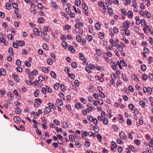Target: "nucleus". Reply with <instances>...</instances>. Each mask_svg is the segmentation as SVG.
Wrapping results in <instances>:
<instances>
[{"label": "nucleus", "mask_w": 153, "mask_h": 153, "mask_svg": "<svg viewBox=\"0 0 153 153\" xmlns=\"http://www.w3.org/2000/svg\"><path fill=\"white\" fill-rule=\"evenodd\" d=\"M84 26V24L83 23L81 22L77 21V23L75 25V28L77 29L79 28L80 27H83Z\"/></svg>", "instance_id": "nucleus-1"}, {"label": "nucleus", "mask_w": 153, "mask_h": 153, "mask_svg": "<svg viewBox=\"0 0 153 153\" xmlns=\"http://www.w3.org/2000/svg\"><path fill=\"white\" fill-rule=\"evenodd\" d=\"M128 107L131 110V111L133 113L135 112V106L133 104H131L128 105Z\"/></svg>", "instance_id": "nucleus-2"}, {"label": "nucleus", "mask_w": 153, "mask_h": 153, "mask_svg": "<svg viewBox=\"0 0 153 153\" xmlns=\"http://www.w3.org/2000/svg\"><path fill=\"white\" fill-rule=\"evenodd\" d=\"M51 111V109L49 107H46L44 110V114H46L50 112Z\"/></svg>", "instance_id": "nucleus-3"}, {"label": "nucleus", "mask_w": 153, "mask_h": 153, "mask_svg": "<svg viewBox=\"0 0 153 153\" xmlns=\"http://www.w3.org/2000/svg\"><path fill=\"white\" fill-rule=\"evenodd\" d=\"M62 124V125L63 127L66 129L68 127V123L66 121H63L61 122Z\"/></svg>", "instance_id": "nucleus-4"}, {"label": "nucleus", "mask_w": 153, "mask_h": 153, "mask_svg": "<svg viewBox=\"0 0 153 153\" xmlns=\"http://www.w3.org/2000/svg\"><path fill=\"white\" fill-rule=\"evenodd\" d=\"M120 137L123 139L125 138L126 135L123 132H121L119 134Z\"/></svg>", "instance_id": "nucleus-5"}, {"label": "nucleus", "mask_w": 153, "mask_h": 153, "mask_svg": "<svg viewBox=\"0 0 153 153\" xmlns=\"http://www.w3.org/2000/svg\"><path fill=\"white\" fill-rule=\"evenodd\" d=\"M68 49L69 51H71L72 53H74L75 50L74 48V47L73 46L69 45L68 47Z\"/></svg>", "instance_id": "nucleus-6"}, {"label": "nucleus", "mask_w": 153, "mask_h": 153, "mask_svg": "<svg viewBox=\"0 0 153 153\" xmlns=\"http://www.w3.org/2000/svg\"><path fill=\"white\" fill-rule=\"evenodd\" d=\"M35 101L36 102V103L38 105H39L42 102L41 100L39 98H36L35 99Z\"/></svg>", "instance_id": "nucleus-7"}, {"label": "nucleus", "mask_w": 153, "mask_h": 153, "mask_svg": "<svg viewBox=\"0 0 153 153\" xmlns=\"http://www.w3.org/2000/svg\"><path fill=\"white\" fill-rule=\"evenodd\" d=\"M48 105L50 107V106H51V108L53 110H56V107L55 106L54 104L51 102H49L48 103Z\"/></svg>", "instance_id": "nucleus-8"}, {"label": "nucleus", "mask_w": 153, "mask_h": 153, "mask_svg": "<svg viewBox=\"0 0 153 153\" xmlns=\"http://www.w3.org/2000/svg\"><path fill=\"white\" fill-rule=\"evenodd\" d=\"M33 31L35 36H37L39 35V32L37 28H34Z\"/></svg>", "instance_id": "nucleus-9"}, {"label": "nucleus", "mask_w": 153, "mask_h": 153, "mask_svg": "<svg viewBox=\"0 0 153 153\" xmlns=\"http://www.w3.org/2000/svg\"><path fill=\"white\" fill-rule=\"evenodd\" d=\"M13 120L15 122L17 123H19L20 120V118L17 116L14 117Z\"/></svg>", "instance_id": "nucleus-10"}, {"label": "nucleus", "mask_w": 153, "mask_h": 153, "mask_svg": "<svg viewBox=\"0 0 153 153\" xmlns=\"http://www.w3.org/2000/svg\"><path fill=\"white\" fill-rule=\"evenodd\" d=\"M133 13L131 11H129L128 13V16L129 19H131L132 17Z\"/></svg>", "instance_id": "nucleus-11"}, {"label": "nucleus", "mask_w": 153, "mask_h": 153, "mask_svg": "<svg viewBox=\"0 0 153 153\" xmlns=\"http://www.w3.org/2000/svg\"><path fill=\"white\" fill-rule=\"evenodd\" d=\"M58 104L60 106H62L63 105V102L62 100H60L59 99H58L56 100Z\"/></svg>", "instance_id": "nucleus-12"}, {"label": "nucleus", "mask_w": 153, "mask_h": 153, "mask_svg": "<svg viewBox=\"0 0 153 153\" xmlns=\"http://www.w3.org/2000/svg\"><path fill=\"white\" fill-rule=\"evenodd\" d=\"M88 29H89L88 32L89 33H92L94 31L93 27L91 25H89L88 26Z\"/></svg>", "instance_id": "nucleus-13"}, {"label": "nucleus", "mask_w": 153, "mask_h": 153, "mask_svg": "<svg viewBox=\"0 0 153 153\" xmlns=\"http://www.w3.org/2000/svg\"><path fill=\"white\" fill-rule=\"evenodd\" d=\"M110 42L114 47H115L116 46V43L114 41L113 39H110Z\"/></svg>", "instance_id": "nucleus-14"}, {"label": "nucleus", "mask_w": 153, "mask_h": 153, "mask_svg": "<svg viewBox=\"0 0 153 153\" xmlns=\"http://www.w3.org/2000/svg\"><path fill=\"white\" fill-rule=\"evenodd\" d=\"M8 53L11 56H13L14 55V54L13 53V50L12 48L10 47L9 48Z\"/></svg>", "instance_id": "nucleus-15"}, {"label": "nucleus", "mask_w": 153, "mask_h": 153, "mask_svg": "<svg viewBox=\"0 0 153 153\" xmlns=\"http://www.w3.org/2000/svg\"><path fill=\"white\" fill-rule=\"evenodd\" d=\"M102 52L100 49H97L96 50V53L99 56H101L102 54Z\"/></svg>", "instance_id": "nucleus-16"}, {"label": "nucleus", "mask_w": 153, "mask_h": 153, "mask_svg": "<svg viewBox=\"0 0 153 153\" xmlns=\"http://www.w3.org/2000/svg\"><path fill=\"white\" fill-rule=\"evenodd\" d=\"M60 86V84L59 83L57 82L54 85V88L56 90H58Z\"/></svg>", "instance_id": "nucleus-17"}, {"label": "nucleus", "mask_w": 153, "mask_h": 153, "mask_svg": "<svg viewBox=\"0 0 153 153\" xmlns=\"http://www.w3.org/2000/svg\"><path fill=\"white\" fill-rule=\"evenodd\" d=\"M75 107L76 109H79V108H81L82 105L79 102L76 103L75 104Z\"/></svg>", "instance_id": "nucleus-18"}, {"label": "nucleus", "mask_w": 153, "mask_h": 153, "mask_svg": "<svg viewBox=\"0 0 153 153\" xmlns=\"http://www.w3.org/2000/svg\"><path fill=\"white\" fill-rule=\"evenodd\" d=\"M69 138L71 142H74L75 141V139L74 138L73 135L70 134L69 136Z\"/></svg>", "instance_id": "nucleus-19"}, {"label": "nucleus", "mask_w": 153, "mask_h": 153, "mask_svg": "<svg viewBox=\"0 0 153 153\" xmlns=\"http://www.w3.org/2000/svg\"><path fill=\"white\" fill-rule=\"evenodd\" d=\"M18 44L19 46H22L25 45V43L23 41H19Z\"/></svg>", "instance_id": "nucleus-20"}, {"label": "nucleus", "mask_w": 153, "mask_h": 153, "mask_svg": "<svg viewBox=\"0 0 153 153\" xmlns=\"http://www.w3.org/2000/svg\"><path fill=\"white\" fill-rule=\"evenodd\" d=\"M16 112L18 114H20L22 112V111L20 110V108L18 107H16L15 110Z\"/></svg>", "instance_id": "nucleus-21"}, {"label": "nucleus", "mask_w": 153, "mask_h": 153, "mask_svg": "<svg viewBox=\"0 0 153 153\" xmlns=\"http://www.w3.org/2000/svg\"><path fill=\"white\" fill-rule=\"evenodd\" d=\"M94 118L92 116L90 115H88L87 116L88 120L90 122H93Z\"/></svg>", "instance_id": "nucleus-22"}, {"label": "nucleus", "mask_w": 153, "mask_h": 153, "mask_svg": "<svg viewBox=\"0 0 153 153\" xmlns=\"http://www.w3.org/2000/svg\"><path fill=\"white\" fill-rule=\"evenodd\" d=\"M117 47L118 50L120 52H122L123 51V49L122 48L121 46L119 44H117Z\"/></svg>", "instance_id": "nucleus-23"}, {"label": "nucleus", "mask_w": 153, "mask_h": 153, "mask_svg": "<svg viewBox=\"0 0 153 153\" xmlns=\"http://www.w3.org/2000/svg\"><path fill=\"white\" fill-rule=\"evenodd\" d=\"M38 21L40 23H43L44 22V19L42 17H40L38 19Z\"/></svg>", "instance_id": "nucleus-24"}, {"label": "nucleus", "mask_w": 153, "mask_h": 153, "mask_svg": "<svg viewBox=\"0 0 153 153\" xmlns=\"http://www.w3.org/2000/svg\"><path fill=\"white\" fill-rule=\"evenodd\" d=\"M52 6L53 8H55L56 9L58 8V6L56 5V3L53 2L51 3Z\"/></svg>", "instance_id": "nucleus-25"}, {"label": "nucleus", "mask_w": 153, "mask_h": 153, "mask_svg": "<svg viewBox=\"0 0 153 153\" xmlns=\"http://www.w3.org/2000/svg\"><path fill=\"white\" fill-rule=\"evenodd\" d=\"M145 14H146V17L148 18L149 19L151 17V14L149 13L147 11H145Z\"/></svg>", "instance_id": "nucleus-26"}, {"label": "nucleus", "mask_w": 153, "mask_h": 153, "mask_svg": "<svg viewBox=\"0 0 153 153\" xmlns=\"http://www.w3.org/2000/svg\"><path fill=\"white\" fill-rule=\"evenodd\" d=\"M80 0H76L75 2V4L76 6H79L81 3Z\"/></svg>", "instance_id": "nucleus-27"}, {"label": "nucleus", "mask_w": 153, "mask_h": 153, "mask_svg": "<svg viewBox=\"0 0 153 153\" xmlns=\"http://www.w3.org/2000/svg\"><path fill=\"white\" fill-rule=\"evenodd\" d=\"M60 86V88L61 90L63 92H64L65 91V87L64 85L62 84Z\"/></svg>", "instance_id": "nucleus-28"}, {"label": "nucleus", "mask_w": 153, "mask_h": 153, "mask_svg": "<svg viewBox=\"0 0 153 153\" xmlns=\"http://www.w3.org/2000/svg\"><path fill=\"white\" fill-rule=\"evenodd\" d=\"M94 128V131L96 133H98L99 131V127L97 125H95V126Z\"/></svg>", "instance_id": "nucleus-29"}, {"label": "nucleus", "mask_w": 153, "mask_h": 153, "mask_svg": "<svg viewBox=\"0 0 153 153\" xmlns=\"http://www.w3.org/2000/svg\"><path fill=\"white\" fill-rule=\"evenodd\" d=\"M0 71L1 73H2V75L5 76L6 74V72L5 70L3 68H1L0 69Z\"/></svg>", "instance_id": "nucleus-30"}, {"label": "nucleus", "mask_w": 153, "mask_h": 153, "mask_svg": "<svg viewBox=\"0 0 153 153\" xmlns=\"http://www.w3.org/2000/svg\"><path fill=\"white\" fill-rule=\"evenodd\" d=\"M82 8L84 11H86L88 10V6L86 5V4L85 3H84L82 4Z\"/></svg>", "instance_id": "nucleus-31"}, {"label": "nucleus", "mask_w": 153, "mask_h": 153, "mask_svg": "<svg viewBox=\"0 0 153 153\" xmlns=\"http://www.w3.org/2000/svg\"><path fill=\"white\" fill-rule=\"evenodd\" d=\"M73 7L74 8V10L75 12L76 13H81V11L79 9H76V7L75 6H73Z\"/></svg>", "instance_id": "nucleus-32"}, {"label": "nucleus", "mask_w": 153, "mask_h": 153, "mask_svg": "<svg viewBox=\"0 0 153 153\" xmlns=\"http://www.w3.org/2000/svg\"><path fill=\"white\" fill-rule=\"evenodd\" d=\"M71 66L73 68H76L77 67V64L75 62H73L71 63Z\"/></svg>", "instance_id": "nucleus-33"}, {"label": "nucleus", "mask_w": 153, "mask_h": 153, "mask_svg": "<svg viewBox=\"0 0 153 153\" xmlns=\"http://www.w3.org/2000/svg\"><path fill=\"white\" fill-rule=\"evenodd\" d=\"M141 25L144 27L146 25V21L145 20L143 19H142L141 20Z\"/></svg>", "instance_id": "nucleus-34"}, {"label": "nucleus", "mask_w": 153, "mask_h": 153, "mask_svg": "<svg viewBox=\"0 0 153 153\" xmlns=\"http://www.w3.org/2000/svg\"><path fill=\"white\" fill-rule=\"evenodd\" d=\"M95 27L97 30H99L100 29V27L98 23H96L95 25Z\"/></svg>", "instance_id": "nucleus-35"}, {"label": "nucleus", "mask_w": 153, "mask_h": 153, "mask_svg": "<svg viewBox=\"0 0 153 153\" xmlns=\"http://www.w3.org/2000/svg\"><path fill=\"white\" fill-rule=\"evenodd\" d=\"M79 58L81 60H83L85 59L84 56L83 54L82 53H79Z\"/></svg>", "instance_id": "nucleus-36"}, {"label": "nucleus", "mask_w": 153, "mask_h": 153, "mask_svg": "<svg viewBox=\"0 0 153 153\" xmlns=\"http://www.w3.org/2000/svg\"><path fill=\"white\" fill-rule=\"evenodd\" d=\"M126 29L123 30L125 31V33L127 36H129L130 35V33L129 30Z\"/></svg>", "instance_id": "nucleus-37"}, {"label": "nucleus", "mask_w": 153, "mask_h": 153, "mask_svg": "<svg viewBox=\"0 0 153 153\" xmlns=\"http://www.w3.org/2000/svg\"><path fill=\"white\" fill-rule=\"evenodd\" d=\"M62 46L66 48H67V46H68V44L66 42H62Z\"/></svg>", "instance_id": "nucleus-38"}, {"label": "nucleus", "mask_w": 153, "mask_h": 153, "mask_svg": "<svg viewBox=\"0 0 153 153\" xmlns=\"http://www.w3.org/2000/svg\"><path fill=\"white\" fill-rule=\"evenodd\" d=\"M104 34L103 32H100L99 33V36L100 39H103L104 38Z\"/></svg>", "instance_id": "nucleus-39"}, {"label": "nucleus", "mask_w": 153, "mask_h": 153, "mask_svg": "<svg viewBox=\"0 0 153 153\" xmlns=\"http://www.w3.org/2000/svg\"><path fill=\"white\" fill-rule=\"evenodd\" d=\"M51 76L54 78H55L56 77V74L53 71H51Z\"/></svg>", "instance_id": "nucleus-40"}, {"label": "nucleus", "mask_w": 153, "mask_h": 153, "mask_svg": "<svg viewBox=\"0 0 153 153\" xmlns=\"http://www.w3.org/2000/svg\"><path fill=\"white\" fill-rule=\"evenodd\" d=\"M103 122L105 125H107L108 123V120L107 118H104L103 120Z\"/></svg>", "instance_id": "nucleus-41"}, {"label": "nucleus", "mask_w": 153, "mask_h": 153, "mask_svg": "<svg viewBox=\"0 0 153 153\" xmlns=\"http://www.w3.org/2000/svg\"><path fill=\"white\" fill-rule=\"evenodd\" d=\"M76 41L78 42H81L82 40L79 35H77L76 36Z\"/></svg>", "instance_id": "nucleus-42"}, {"label": "nucleus", "mask_w": 153, "mask_h": 153, "mask_svg": "<svg viewBox=\"0 0 153 153\" xmlns=\"http://www.w3.org/2000/svg\"><path fill=\"white\" fill-rule=\"evenodd\" d=\"M68 76L70 77L72 79H74L75 78V76L73 74H70L68 73Z\"/></svg>", "instance_id": "nucleus-43"}, {"label": "nucleus", "mask_w": 153, "mask_h": 153, "mask_svg": "<svg viewBox=\"0 0 153 153\" xmlns=\"http://www.w3.org/2000/svg\"><path fill=\"white\" fill-rule=\"evenodd\" d=\"M53 122L57 126H59L60 124V121L56 120H54Z\"/></svg>", "instance_id": "nucleus-44"}, {"label": "nucleus", "mask_w": 153, "mask_h": 153, "mask_svg": "<svg viewBox=\"0 0 153 153\" xmlns=\"http://www.w3.org/2000/svg\"><path fill=\"white\" fill-rule=\"evenodd\" d=\"M37 74H38V71L36 70L32 71L31 72V73L30 74L32 75H37Z\"/></svg>", "instance_id": "nucleus-45"}, {"label": "nucleus", "mask_w": 153, "mask_h": 153, "mask_svg": "<svg viewBox=\"0 0 153 153\" xmlns=\"http://www.w3.org/2000/svg\"><path fill=\"white\" fill-rule=\"evenodd\" d=\"M146 69V65H143L141 67V69L143 71H145Z\"/></svg>", "instance_id": "nucleus-46"}, {"label": "nucleus", "mask_w": 153, "mask_h": 153, "mask_svg": "<svg viewBox=\"0 0 153 153\" xmlns=\"http://www.w3.org/2000/svg\"><path fill=\"white\" fill-rule=\"evenodd\" d=\"M142 78L144 80L146 81L148 78L146 74H143L142 75Z\"/></svg>", "instance_id": "nucleus-47"}, {"label": "nucleus", "mask_w": 153, "mask_h": 153, "mask_svg": "<svg viewBox=\"0 0 153 153\" xmlns=\"http://www.w3.org/2000/svg\"><path fill=\"white\" fill-rule=\"evenodd\" d=\"M134 143L137 145H139L140 144V141L139 140H135L134 141Z\"/></svg>", "instance_id": "nucleus-48"}, {"label": "nucleus", "mask_w": 153, "mask_h": 153, "mask_svg": "<svg viewBox=\"0 0 153 153\" xmlns=\"http://www.w3.org/2000/svg\"><path fill=\"white\" fill-rule=\"evenodd\" d=\"M139 104L142 107H144L145 106V104L143 101H140L139 102Z\"/></svg>", "instance_id": "nucleus-49"}, {"label": "nucleus", "mask_w": 153, "mask_h": 153, "mask_svg": "<svg viewBox=\"0 0 153 153\" xmlns=\"http://www.w3.org/2000/svg\"><path fill=\"white\" fill-rule=\"evenodd\" d=\"M25 64L26 66L28 67H30L31 66V65L30 62L28 61H26L25 62Z\"/></svg>", "instance_id": "nucleus-50"}, {"label": "nucleus", "mask_w": 153, "mask_h": 153, "mask_svg": "<svg viewBox=\"0 0 153 153\" xmlns=\"http://www.w3.org/2000/svg\"><path fill=\"white\" fill-rule=\"evenodd\" d=\"M100 93L99 94V96L100 97L102 98H105V96L104 94L102 92H100Z\"/></svg>", "instance_id": "nucleus-51"}, {"label": "nucleus", "mask_w": 153, "mask_h": 153, "mask_svg": "<svg viewBox=\"0 0 153 153\" xmlns=\"http://www.w3.org/2000/svg\"><path fill=\"white\" fill-rule=\"evenodd\" d=\"M97 138L98 139L99 141L100 142H101L102 138V136L100 134H97Z\"/></svg>", "instance_id": "nucleus-52"}, {"label": "nucleus", "mask_w": 153, "mask_h": 153, "mask_svg": "<svg viewBox=\"0 0 153 153\" xmlns=\"http://www.w3.org/2000/svg\"><path fill=\"white\" fill-rule=\"evenodd\" d=\"M145 27H146L147 29L150 32H151V31L152 30V26L150 27L149 25H146Z\"/></svg>", "instance_id": "nucleus-53"}, {"label": "nucleus", "mask_w": 153, "mask_h": 153, "mask_svg": "<svg viewBox=\"0 0 153 153\" xmlns=\"http://www.w3.org/2000/svg\"><path fill=\"white\" fill-rule=\"evenodd\" d=\"M46 89L48 93H51L52 92V89L47 86H46Z\"/></svg>", "instance_id": "nucleus-54"}, {"label": "nucleus", "mask_w": 153, "mask_h": 153, "mask_svg": "<svg viewBox=\"0 0 153 153\" xmlns=\"http://www.w3.org/2000/svg\"><path fill=\"white\" fill-rule=\"evenodd\" d=\"M85 70L88 73H91V69L88 66H87L85 68Z\"/></svg>", "instance_id": "nucleus-55"}, {"label": "nucleus", "mask_w": 153, "mask_h": 153, "mask_svg": "<svg viewBox=\"0 0 153 153\" xmlns=\"http://www.w3.org/2000/svg\"><path fill=\"white\" fill-rule=\"evenodd\" d=\"M143 51L144 52H145L144 53H148L149 52V49L146 47H145L144 48Z\"/></svg>", "instance_id": "nucleus-56"}, {"label": "nucleus", "mask_w": 153, "mask_h": 153, "mask_svg": "<svg viewBox=\"0 0 153 153\" xmlns=\"http://www.w3.org/2000/svg\"><path fill=\"white\" fill-rule=\"evenodd\" d=\"M88 67L90 68L91 69H93L95 68V67L94 65H92L91 64H89L88 65Z\"/></svg>", "instance_id": "nucleus-57"}, {"label": "nucleus", "mask_w": 153, "mask_h": 153, "mask_svg": "<svg viewBox=\"0 0 153 153\" xmlns=\"http://www.w3.org/2000/svg\"><path fill=\"white\" fill-rule=\"evenodd\" d=\"M47 62L48 63L49 65H51L52 64L53 61L51 59H48Z\"/></svg>", "instance_id": "nucleus-58"}, {"label": "nucleus", "mask_w": 153, "mask_h": 153, "mask_svg": "<svg viewBox=\"0 0 153 153\" xmlns=\"http://www.w3.org/2000/svg\"><path fill=\"white\" fill-rule=\"evenodd\" d=\"M85 145L87 147H89L90 146V143L87 141V140L86 141L85 143Z\"/></svg>", "instance_id": "nucleus-59"}, {"label": "nucleus", "mask_w": 153, "mask_h": 153, "mask_svg": "<svg viewBox=\"0 0 153 153\" xmlns=\"http://www.w3.org/2000/svg\"><path fill=\"white\" fill-rule=\"evenodd\" d=\"M6 8L8 10H10L11 9V5L9 3H6Z\"/></svg>", "instance_id": "nucleus-60"}, {"label": "nucleus", "mask_w": 153, "mask_h": 153, "mask_svg": "<svg viewBox=\"0 0 153 153\" xmlns=\"http://www.w3.org/2000/svg\"><path fill=\"white\" fill-rule=\"evenodd\" d=\"M78 33L80 35H81L82 36L83 33V30L82 28H80L78 30Z\"/></svg>", "instance_id": "nucleus-61"}, {"label": "nucleus", "mask_w": 153, "mask_h": 153, "mask_svg": "<svg viewBox=\"0 0 153 153\" xmlns=\"http://www.w3.org/2000/svg\"><path fill=\"white\" fill-rule=\"evenodd\" d=\"M93 96L96 99H99V96L98 94H97L95 93V94H93Z\"/></svg>", "instance_id": "nucleus-62"}, {"label": "nucleus", "mask_w": 153, "mask_h": 153, "mask_svg": "<svg viewBox=\"0 0 153 153\" xmlns=\"http://www.w3.org/2000/svg\"><path fill=\"white\" fill-rule=\"evenodd\" d=\"M74 84L76 87H78L79 85V82L77 80H76L74 81Z\"/></svg>", "instance_id": "nucleus-63"}, {"label": "nucleus", "mask_w": 153, "mask_h": 153, "mask_svg": "<svg viewBox=\"0 0 153 153\" xmlns=\"http://www.w3.org/2000/svg\"><path fill=\"white\" fill-rule=\"evenodd\" d=\"M149 42L152 45H153V39L151 37H150L148 39Z\"/></svg>", "instance_id": "nucleus-64"}]
</instances>
